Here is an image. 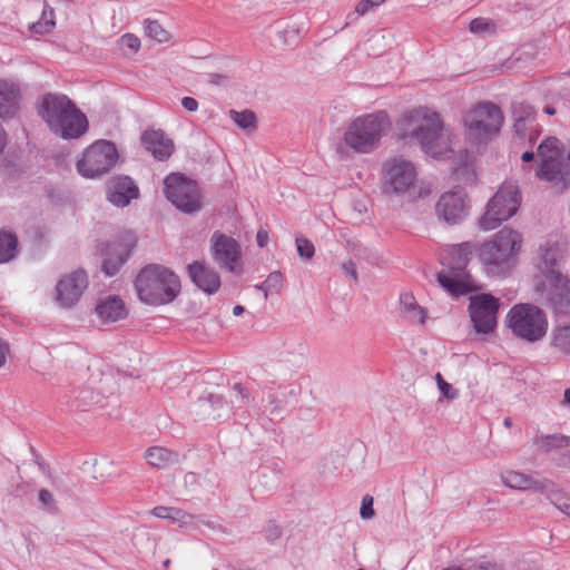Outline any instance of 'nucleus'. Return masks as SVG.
<instances>
[{"label": "nucleus", "mask_w": 570, "mask_h": 570, "mask_svg": "<svg viewBox=\"0 0 570 570\" xmlns=\"http://www.w3.org/2000/svg\"><path fill=\"white\" fill-rule=\"evenodd\" d=\"M400 130L402 139H415L422 150L434 158H445L452 153L451 130L444 127L441 116L429 108L406 112Z\"/></svg>", "instance_id": "nucleus-1"}, {"label": "nucleus", "mask_w": 570, "mask_h": 570, "mask_svg": "<svg viewBox=\"0 0 570 570\" xmlns=\"http://www.w3.org/2000/svg\"><path fill=\"white\" fill-rule=\"evenodd\" d=\"M38 115L55 135L65 139L79 138L88 128L87 117L66 95H45Z\"/></svg>", "instance_id": "nucleus-2"}, {"label": "nucleus", "mask_w": 570, "mask_h": 570, "mask_svg": "<svg viewBox=\"0 0 570 570\" xmlns=\"http://www.w3.org/2000/svg\"><path fill=\"white\" fill-rule=\"evenodd\" d=\"M522 235L503 227L479 248V258L485 273L490 276L509 274L517 265L522 248Z\"/></svg>", "instance_id": "nucleus-3"}, {"label": "nucleus", "mask_w": 570, "mask_h": 570, "mask_svg": "<svg viewBox=\"0 0 570 570\" xmlns=\"http://www.w3.org/2000/svg\"><path fill=\"white\" fill-rule=\"evenodd\" d=\"M135 286L140 301L149 305L168 304L180 292L178 276L157 264L145 266L137 275Z\"/></svg>", "instance_id": "nucleus-4"}, {"label": "nucleus", "mask_w": 570, "mask_h": 570, "mask_svg": "<svg viewBox=\"0 0 570 570\" xmlns=\"http://www.w3.org/2000/svg\"><path fill=\"white\" fill-rule=\"evenodd\" d=\"M389 127V117L383 111L360 116L348 124L343 140L355 153L368 154L380 146Z\"/></svg>", "instance_id": "nucleus-5"}, {"label": "nucleus", "mask_w": 570, "mask_h": 570, "mask_svg": "<svg viewBox=\"0 0 570 570\" xmlns=\"http://www.w3.org/2000/svg\"><path fill=\"white\" fill-rule=\"evenodd\" d=\"M385 178L383 190L389 195L406 196L414 200L431 193L429 186L417 185L414 165L403 157H394L384 165Z\"/></svg>", "instance_id": "nucleus-6"}, {"label": "nucleus", "mask_w": 570, "mask_h": 570, "mask_svg": "<svg viewBox=\"0 0 570 570\" xmlns=\"http://www.w3.org/2000/svg\"><path fill=\"white\" fill-rule=\"evenodd\" d=\"M472 249L470 243L455 245L451 249L450 267L438 274L439 284L453 296L465 295L475 289L474 282L465 269Z\"/></svg>", "instance_id": "nucleus-7"}, {"label": "nucleus", "mask_w": 570, "mask_h": 570, "mask_svg": "<svg viewBox=\"0 0 570 570\" xmlns=\"http://www.w3.org/2000/svg\"><path fill=\"white\" fill-rule=\"evenodd\" d=\"M521 195L517 184L505 181L489 200L484 214L479 219V227L484 232L493 230L518 212Z\"/></svg>", "instance_id": "nucleus-8"}, {"label": "nucleus", "mask_w": 570, "mask_h": 570, "mask_svg": "<svg viewBox=\"0 0 570 570\" xmlns=\"http://www.w3.org/2000/svg\"><path fill=\"white\" fill-rule=\"evenodd\" d=\"M503 119V114L498 106L492 102H482L464 115L463 122L469 139L481 144L500 131Z\"/></svg>", "instance_id": "nucleus-9"}, {"label": "nucleus", "mask_w": 570, "mask_h": 570, "mask_svg": "<svg viewBox=\"0 0 570 570\" xmlns=\"http://www.w3.org/2000/svg\"><path fill=\"white\" fill-rule=\"evenodd\" d=\"M505 323L515 336L527 342L541 340L548 328V321L543 311L531 304L513 306L507 315Z\"/></svg>", "instance_id": "nucleus-10"}, {"label": "nucleus", "mask_w": 570, "mask_h": 570, "mask_svg": "<svg viewBox=\"0 0 570 570\" xmlns=\"http://www.w3.org/2000/svg\"><path fill=\"white\" fill-rule=\"evenodd\" d=\"M167 199L180 212L194 214L202 209V195L196 181L183 174L171 173L164 180Z\"/></svg>", "instance_id": "nucleus-11"}, {"label": "nucleus", "mask_w": 570, "mask_h": 570, "mask_svg": "<svg viewBox=\"0 0 570 570\" xmlns=\"http://www.w3.org/2000/svg\"><path fill=\"white\" fill-rule=\"evenodd\" d=\"M117 159L115 145L107 140H98L85 149L77 161V170L82 177L95 178L108 173Z\"/></svg>", "instance_id": "nucleus-12"}, {"label": "nucleus", "mask_w": 570, "mask_h": 570, "mask_svg": "<svg viewBox=\"0 0 570 570\" xmlns=\"http://www.w3.org/2000/svg\"><path fill=\"white\" fill-rule=\"evenodd\" d=\"M534 289L542 303L556 314H567L570 309V279L563 274L553 278L538 279Z\"/></svg>", "instance_id": "nucleus-13"}, {"label": "nucleus", "mask_w": 570, "mask_h": 570, "mask_svg": "<svg viewBox=\"0 0 570 570\" xmlns=\"http://www.w3.org/2000/svg\"><path fill=\"white\" fill-rule=\"evenodd\" d=\"M210 243L215 263L230 273L242 274V249L239 244L234 238L218 232L213 234Z\"/></svg>", "instance_id": "nucleus-14"}, {"label": "nucleus", "mask_w": 570, "mask_h": 570, "mask_svg": "<svg viewBox=\"0 0 570 570\" xmlns=\"http://www.w3.org/2000/svg\"><path fill=\"white\" fill-rule=\"evenodd\" d=\"M499 299L490 294L470 297L469 312L478 333L489 334L497 326Z\"/></svg>", "instance_id": "nucleus-15"}, {"label": "nucleus", "mask_w": 570, "mask_h": 570, "mask_svg": "<svg viewBox=\"0 0 570 570\" xmlns=\"http://www.w3.org/2000/svg\"><path fill=\"white\" fill-rule=\"evenodd\" d=\"M88 287V276L83 269L65 274L56 286V302L65 308L75 306Z\"/></svg>", "instance_id": "nucleus-16"}, {"label": "nucleus", "mask_w": 570, "mask_h": 570, "mask_svg": "<svg viewBox=\"0 0 570 570\" xmlns=\"http://www.w3.org/2000/svg\"><path fill=\"white\" fill-rule=\"evenodd\" d=\"M468 197L463 190L443 193L435 205L438 218L449 225L460 224L468 216Z\"/></svg>", "instance_id": "nucleus-17"}, {"label": "nucleus", "mask_w": 570, "mask_h": 570, "mask_svg": "<svg viewBox=\"0 0 570 570\" xmlns=\"http://www.w3.org/2000/svg\"><path fill=\"white\" fill-rule=\"evenodd\" d=\"M561 259L562 255L558 245L551 243L540 245L535 259L538 271L535 281L563 275L561 271Z\"/></svg>", "instance_id": "nucleus-18"}, {"label": "nucleus", "mask_w": 570, "mask_h": 570, "mask_svg": "<svg viewBox=\"0 0 570 570\" xmlns=\"http://www.w3.org/2000/svg\"><path fill=\"white\" fill-rule=\"evenodd\" d=\"M139 197V188L128 176H118L109 180L107 199L117 207H126Z\"/></svg>", "instance_id": "nucleus-19"}, {"label": "nucleus", "mask_w": 570, "mask_h": 570, "mask_svg": "<svg viewBox=\"0 0 570 570\" xmlns=\"http://www.w3.org/2000/svg\"><path fill=\"white\" fill-rule=\"evenodd\" d=\"M513 128L520 138H529L534 141L539 135L533 108L524 102H515L512 106Z\"/></svg>", "instance_id": "nucleus-20"}, {"label": "nucleus", "mask_w": 570, "mask_h": 570, "mask_svg": "<svg viewBox=\"0 0 570 570\" xmlns=\"http://www.w3.org/2000/svg\"><path fill=\"white\" fill-rule=\"evenodd\" d=\"M21 91L17 83L0 80V119L9 120L20 112Z\"/></svg>", "instance_id": "nucleus-21"}, {"label": "nucleus", "mask_w": 570, "mask_h": 570, "mask_svg": "<svg viewBox=\"0 0 570 570\" xmlns=\"http://www.w3.org/2000/svg\"><path fill=\"white\" fill-rule=\"evenodd\" d=\"M502 483L514 490H532L534 492L548 494L549 490L553 488V483L548 480L534 479L517 471H507L501 474Z\"/></svg>", "instance_id": "nucleus-22"}, {"label": "nucleus", "mask_w": 570, "mask_h": 570, "mask_svg": "<svg viewBox=\"0 0 570 570\" xmlns=\"http://www.w3.org/2000/svg\"><path fill=\"white\" fill-rule=\"evenodd\" d=\"M193 283L207 294L216 293L220 287V277L213 268L200 262L188 265Z\"/></svg>", "instance_id": "nucleus-23"}, {"label": "nucleus", "mask_w": 570, "mask_h": 570, "mask_svg": "<svg viewBox=\"0 0 570 570\" xmlns=\"http://www.w3.org/2000/svg\"><path fill=\"white\" fill-rule=\"evenodd\" d=\"M95 313L102 324H111L127 317L128 311L118 296H107L98 301Z\"/></svg>", "instance_id": "nucleus-24"}, {"label": "nucleus", "mask_w": 570, "mask_h": 570, "mask_svg": "<svg viewBox=\"0 0 570 570\" xmlns=\"http://www.w3.org/2000/svg\"><path fill=\"white\" fill-rule=\"evenodd\" d=\"M141 141L146 150L158 160H166L174 151V142L161 130L145 131Z\"/></svg>", "instance_id": "nucleus-25"}, {"label": "nucleus", "mask_w": 570, "mask_h": 570, "mask_svg": "<svg viewBox=\"0 0 570 570\" xmlns=\"http://www.w3.org/2000/svg\"><path fill=\"white\" fill-rule=\"evenodd\" d=\"M400 303L402 314L409 322L414 324H424L426 320V312L416 303L412 294H402Z\"/></svg>", "instance_id": "nucleus-26"}, {"label": "nucleus", "mask_w": 570, "mask_h": 570, "mask_svg": "<svg viewBox=\"0 0 570 570\" xmlns=\"http://www.w3.org/2000/svg\"><path fill=\"white\" fill-rule=\"evenodd\" d=\"M178 454L161 446H153L146 451L147 462L155 468L166 469L178 463Z\"/></svg>", "instance_id": "nucleus-27"}, {"label": "nucleus", "mask_w": 570, "mask_h": 570, "mask_svg": "<svg viewBox=\"0 0 570 570\" xmlns=\"http://www.w3.org/2000/svg\"><path fill=\"white\" fill-rule=\"evenodd\" d=\"M85 465L88 466V472L90 473V476L100 482L104 483L111 476L112 469H114V462L104 458V459H94L91 462H85Z\"/></svg>", "instance_id": "nucleus-28"}, {"label": "nucleus", "mask_w": 570, "mask_h": 570, "mask_svg": "<svg viewBox=\"0 0 570 570\" xmlns=\"http://www.w3.org/2000/svg\"><path fill=\"white\" fill-rule=\"evenodd\" d=\"M534 445L544 452L563 449L570 445V436L563 434L538 435L534 439Z\"/></svg>", "instance_id": "nucleus-29"}, {"label": "nucleus", "mask_w": 570, "mask_h": 570, "mask_svg": "<svg viewBox=\"0 0 570 570\" xmlns=\"http://www.w3.org/2000/svg\"><path fill=\"white\" fill-rule=\"evenodd\" d=\"M151 513L160 519H171L179 524H189L193 521V515L178 509V508H169V507H156L153 509Z\"/></svg>", "instance_id": "nucleus-30"}, {"label": "nucleus", "mask_w": 570, "mask_h": 570, "mask_svg": "<svg viewBox=\"0 0 570 570\" xmlns=\"http://www.w3.org/2000/svg\"><path fill=\"white\" fill-rule=\"evenodd\" d=\"M17 237L9 232H0V263L11 261L17 253Z\"/></svg>", "instance_id": "nucleus-31"}, {"label": "nucleus", "mask_w": 570, "mask_h": 570, "mask_svg": "<svg viewBox=\"0 0 570 570\" xmlns=\"http://www.w3.org/2000/svg\"><path fill=\"white\" fill-rule=\"evenodd\" d=\"M229 117L233 121L244 130H254L256 128L257 118L252 110H229Z\"/></svg>", "instance_id": "nucleus-32"}, {"label": "nucleus", "mask_w": 570, "mask_h": 570, "mask_svg": "<svg viewBox=\"0 0 570 570\" xmlns=\"http://www.w3.org/2000/svg\"><path fill=\"white\" fill-rule=\"evenodd\" d=\"M146 35L158 41L168 42L170 40V33L157 21L147 19L144 22Z\"/></svg>", "instance_id": "nucleus-33"}, {"label": "nucleus", "mask_w": 570, "mask_h": 570, "mask_svg": "<svg viewBox=\"0 0 570 570\" xmlns=\"http://www.w3.org/2000/svg\"><path fill=\"white\" fill-rule=\"evenodd\" d=\"M55 24L53 10L51 8H45L41 18L37 22L30 24V30L33 33L45 35L50 32Z\"/></svg>", "instance_id": "nucleus-34"}, {"label": "nucleus", "mask_w": 570, "mask_h": 570, "mask_svg": "<svg viewBox=\"0 0 570 570\" xmlns=\"http://www.w3.org/2000/svg\"><path fill=\"white\" fill-rule=\"evenodd\" d=\"M277 362L279 371L283 373H293L303 364V357L301 355L287 353L286 355H281Z\"/></svg>", "instance_id": "nucleus-35"}, {"label": "nucleus", "mask_w": 570, "mask_h": 570, "mask_svg": "<svg viewBox=\"0 0 570 570\" xmlns=\"http://www.w3.org/2000/svg\"><path fill=\"white\" fill-rule=\"evenodd\" d=\"M259 409L273 417H279L283 413L281 401L272 393L262 399Z\"/></svg>", "instance_id": "nucleus-36"}, {"label": "nucleus", "mask_w": 570, "mask_h": 570, "mask_svg": "<svg viewBox=\"0 0 570 570\" xmlns=\"http://www.w3.org/2000/svg\"><path fill=\"white\" fill-rule=\"evenodd\" d=\"M552 344L563 352H570V325L554 331Z\"/></svg>", "instance_id": "nucleus-37"}, {"label": "nucleus", "mask_w": 570, "mask_h": 570, "mask_svg": "<svg viewBox=\"0 0 570 570\" xmlns=\"http://www.w3.org/2000/svg\"><path fill=\"white\" fill-rule=\"evenodd\" d=\"M265 288V298L268 297V294L276 293L278 294L283 287V275L281 272L271 273L266 281L264 282Z\"/></svg>", "instance_id": "nucleus-38"}, {"label": "nucleus", "mask_w": 570, "mask_h": 570, "mask_svg": "<svg viewBox=\"0 0 570 570\" xmlns=\"http://www.w3.org/2000/svg\"><path fill=\"white\" fill-rule=\"evenodd\" d=\"M548 499L550 502L557 507L560 511L564 512L568 517H570V499L563 497L562 493L551 488L548 492Z\"/></svg>", "instance_id": "nucleus-39"}, {"label": "nucleus", "mask_w": 570, "mask_h": 570, "mask_svg": "<svg viewBox=\"0 0 570 570\" xmlns=\"http://www.w3.org/2000/svg\"><path fill=\"white\" fill-rule=\"evenodd\" d=\"M435 381L439 390L441 391L440 401L444 399L454 400L459 396V391L455 390L450 383H448L440 373L435 375Z\"/></svg>", "instance_id": "nucleus-40"}, {"label": "nucleus", "mask_w": 570, "mask_h": 570, "mask_svg": "<svg viewBox=\"0 0 570 570\" xmlns=\"http://www.w3.org/2000/svg\"><path fill=\"white\" fill-rule=\"evenodd\" d=\"M296 249L298 255L305 259H312L315 254V247L313 243L305 237H296Z\"/></svg>", "instance_id": "nucleus-41"}, {"label": "nucleus", "mask_w": 570, "mask_h": 570, "mask_svg": "<svg viewBox=\"0 0 570 570\" xmlns=\"http://www.w3.org/2000/svg\"><path fill=\"white\" fill-rule=\"evenodd\" d=\"M122 264H124V258L119 255L116 257H107L104 261L102 269L106 273V275L112 276L119 271V268Z\"/></svg>", "instance_id": "nucleus-42"}, {"label": "nucleus", "mask_w": 570, "mask_h": 570, "mask_svg": "<svg viewBox=\"0 0 570 570\" xmlns=\"http://www.w3.org/2000/svg\"><path fill=\"white\" fill-rule=\"evenodd\" d=\"M119 45L121 48L129 49L131 53H136L140 48V40L132 33H125L119 39Z\"/></svg>", "instance_id": "nucleus-43"}, {"label": "nucleus", "mask_w": 570, "mask_h": 570, "mask_svg": "<svg viewBox=\"0 0 570 570\" xmlns=\"http://www.w3.org/2000/svg\"><path fill=\"white\" fill-rule=\"evenodd\" d=\"M373 498L364 495L361 503L360 515L364 520H371L374 517Z\"/></svg>", "instance_id": "nucleus-44"}, {"label": "nucleus", "mask_w": 570, "mask_h": 570, "mask_svg": "<svg viewBox=\"0 0 570 570\" xmlns=\"http://www.w3.org/2000/svg\"><path fill=\"white\" fill-rule=\"evenodd\" d=\"M233 391H234V397L232 399L233 404L240 406L242 404H245L248 402L249 395H248L246 389L242 384H239V383L235 384L233 387Z\"/></svg>", "instance_id": "nucleus-45"}, {"label": "nucleus", "mask_w": 570, "mask_h": 570, "mask_svg": "<svg viewBox=\"0 0 570 570\" xmlns=\"http://www.w3.org/2000/svg\"><path fill=\"white\" fill-rule=\"evenodd\" d=\"M491 22L485 18H475L470 22V30L473 33H480L489 29Z\"/></svg>", "instance_id": "nucleus-46"}, {"label": "nucleus", "mask_w": 570, "mask_h": 570, "mask_svg": "<svg viewBox=\"0 0 570 570\" xmlns=\"http://www.w3.org/2000/svg\"><path fill=\"white\" fill-rule=\"evenodd\" d=\"M341 268L346 277H350L355 283L358 281L356 265L353 261L342 263Z\"/></svg>", "instance_id": "nucleus-47"}, {"label": "nucleus", "mask_w": 570, "mask_h": 570, "mask_svg": "<svg viewBox=\"0 0 570 570\" xmlns=\"http://www.w3.org/2000/svg\"><path fill=\"white\" fill-rule=\"evenodd\" d=\"M38 499L39 501L48 507V508H53L55 507V499H53V495L51 494V492H49L48 490L46 489H41L39 491V494H38Z\"/></svg>", "instance_id": "nucleus-48"}, {"label": "nucleus", "mask_w": 570, "mask_h": 570, "mask_svg": "<svg viewBox=\"0 0 570 570\" xmlns=\"http://www.w3.org/2000/svg\"><path fill=\"white\" fill-rule=\"evenodd\" d=\"M181 106L189 112H195L198 110V102L193 97H184L181 99Z\"/></svg>", "instance_id": "nucleus-49"}, {"label": "nucleus", "mask_w": 570, "mask_h": 570, "mask_svg": "<svg viewBox=\"0 0 570 570\" xmlns=\"http://www.w3.org/2000/svg\"><path fill=\"white\" fill-rule=\"evenodd\" d=\"M372 8H374L373 3L370 0H361L355 8V11L363 16L368 12Z\"/></svg>", "instance_id": "nucleus-50"}, {"label": "nucleus", "mask_w": 570, "mask_h": 570, "mask_svg": "<svg viewBox=\"0 0 570 570\" xmlns=\"http://www.w3.org/2000/svg\"><path fill=\"white\" fill-rule=\"evenodd\" d=\"M256 242L259 247H265L268 243V233L264 229H259L256 234Z\"/></svg>", "instance_id": "nucleus-51"}, {"label": "nucleus", "mask_w": 570, "mask_h": 570, "mask_svg": "<svg viewBox=\"0 0 570 570\" xmlns=\"http://www.w3.org/2000/svg\"><path fill=\"white\" fill-rule=\"evenodd\" d=\"M8 352L9 346L7 342L0 338V367L4 365Z\"/></svg>", "instance_id": "nucleus-52"}, {"label": "nucleus", "mask_w": 570, "mask_h": 570, "mask_svg": "<svg viewBox=\"0 0 570 570\" xmlns=\"http://www.w3.org/2000/svg\"><path fill=\"white\" fill-rule=\"evenodd\" d=\"M227 81V77L218 73L210 75L209 82L213 85H223Z\"/></svg>", "instance_id": "nucleus-53"}, {"label": "nucleus", "mask_w": 570, "mask_h": 570, "mask_svg": "<svg viewBox=\"0 0 570 570\" xmlns=\"http://www.w3.org/2000/svg\"><path fill=\"white\" fill-rule=\"evenodd\" d=\"M475 570H503L501 567L491 563H482L475 568Z\"/></svg>", "instance_id": "nucleus-54"}, {"label": "nucleus", "mask_w": 570, "mask_h": 570, "mask_svg": "<svg viewBox=\"0 0 570 570\" xmlns=\"http://www.w3.org/2000/svg\"><path fill=\"white\" fill-rule=\"evenodd\" d=\"M196 474L193 472H189L184 476L185 484H194L196 483Z\"/></svg>", "instance_id": "nucleus-55"}, {"label": "nucleus", "mask_w": 570, "mask_h": 570, "mask_svg": "<svg viewBox=\"0 0 570 570\" xmlns=\"http://www.w3.org/2000/svg\"><path fill=\"white\" fill-rule=\"evenodd\" d=\"M533 158H534V153H532V151H524L521 156V159L524 163H529V161L533 160Z\"/></svg>", "instance_id": "nucleus-56"}, {"label": "nucleus", "mask_w": 570, "mask_h": 570, "mask_svg": "<svg viewBox=\"0 0 570 570\" xmlns=\"http://www.w3.org/2000/svg\"><path fill=\"white\" fill-rule=\"evenodd\" d=\"M4 146H6V132L3 130H0V154L2 153Z\"/></svg>", "instance_id": "nucleus-57"}, {"label": "nucleus", "mask_w": 570, "mask_h": 570, "mask_svg": "<svg viewBox=\"0 0 570 570\" xmlns=\"http://www.w3.org/2000/svg\"><path fill=\"white\" fill-rule=\"evenodd\" d=\"M243 313H244V307H243L242 305H236V306H234V308H233V314H234L235 316H239V315H242Z\"/></svg>", "instance_id": "nucleus-58"}, {"label": "nucleus", "mask_w": 570, "mask_h": 570, "mask_svg": "<svg viewBox=\"0 0 570 570\" xmlns=\"http://www.w3.org/2000/svg\"><path fill=\"white\" fill-rule=\"evenodd\" d=\"M563 403L570 405V389H567L563 394Z\"/></svg>", "instance_id": "nucleus-59"}, {"label": "nucleus", "mask_w": 570, "mask_h": 570, "mask_svg": "<svg viewBox=\"0 0 570 570\" xmlns=\"http://www.w3.org/2000/svg\"><path fill=\"white\" fill-rule=\"evenodd\" d=\"M82 399L86 402H88V403H98L99 402V397L98 396H94V395H91L89 399L86 395H83Z\"/></svg>", "instance_id": "nucleus-60"}, {"label": "nucleus", "mask_w": 570, "mask_h": 570, "mask_svg": "<svg viewBox=\"0 0 570 570\" xmlns=\"http://www.w3.org/2000/svg\"><path fill=\"white\" fill-rule=\"evenodd\" d=\"M281 534L279 530L277 528H274L271 533L268 534V539L278 538Z\"/></svg>", "instance_id": "nucleus-61"}, {"label": "nucleus", "mask_w": 570, "mask_h": 570, "mask_svg": "<svg viewBox=\"0 0 570 570\" xmlns=\"http://www.w3.org/2000/svg\"><path fill=\"white\" fill-rule=\"evenodd\" d=\"M544 111H546L548 115H550V116H552V115H554V114H556V109H554L553 107H550V106H547V107L544 108Z\"/></svg>", "instance_id": "nucleus-62"}, {"label": "nucleus", "mask_w": 570, "mask_h": 570, "mask_svg": "<svg viewBox=\"0 0 570 570\" xmlns=\"http://www.w3.org/2000/svg\"><path fill=\"white\" fill-rule=\"evenodd\" d=\"M371 3H373L374 7H379L380 4L384 3L385 0H370Z\"/></svg>", "instance_id": "nucleus-63"}, {"label": "nucleus", "mask_w": 570, "mask_h": 570, "mask_svg": "<svg viewBox=\"0 0 570 570\" xmlns=\"http://www.w3.org/2000/svg\"><path fill=\"white\" fill-rule=\"evenodd\" d=\"M263 286H264V283L256 285L255 288H257L258 291H262L265 294V288Z\"/></svg>", "instance_id": "nucleus-64"}]
</instances>
